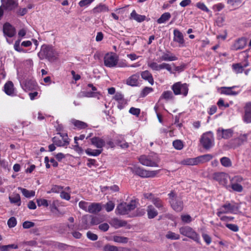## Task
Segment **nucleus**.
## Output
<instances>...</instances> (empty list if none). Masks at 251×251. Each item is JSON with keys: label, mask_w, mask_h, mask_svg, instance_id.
<instances>
[{"label": "nucleus", "mask_w": 251, "mask_h": 251, "mask_svg": "<svg viewBox=\"0 0 251 251\" xmlns=\"http://www.w3.org/2000/svg\"><path fill=\"white\" fill-rule=\"evenodd\" d=\"M17 225V220L14 217L9 218L7 221V225L10 228L15 227Z\"/></svg>", "instance_id": "5fc2aeb1"}, {"label": "nucleus", "mask_w": 251, "mask_h": 251, "mask_svg": "<svg viewBox=\"0 0 251 251\" xmlns=\"http://www.w3.org/2000/svg\"><path fill=\"white\" fill-rule=\"evenodd\" d=\"M180 164L184 165H197L198 164L197 157L184 159L181 161Z\"/></svg>", "instance_id": "473e14b6"}, {"label": "nucleus", "mask_w": 251, "mask_h": 251, "mask_svg": "<svg viewBox=\"0 0 251 251\" xmlns=\"http://www.w3.org/2000/svg\"><path fill=\"white\" fill-rule=\"evenodd\" d=\"M9 200L11 203H16L18 206L21 205V198L18 194H16L12 196L9 197Z\"/></svg>", "instance_id": "c03bdc74"}, {"label": "nucleus", "mask_w": 251, "mask_h": 251, "mask_svg": "<svg viewBox=\"0 0 251 251\" xmlns=\"http://www.w3.org/2000/svg\"><path fill=\"white\" fill-rule=\"evenodd\" d=\"M110 223L111 225L116 228L125 226L127 225V222L126 221L119 220L117 218L112 219Z\"/></svg>", "instance_id": "a878e982"}, {"label": "nucleus", "mask_w": 251, "mask_h": 251, "mask_svg": "<svg viewBox=\"0 0 251 251\" xmlns=\"http://www.w3.org/2000/svg\"><path fill=\"white\" fill-rule=\"evenodd\" d=\"M139 162L144 166L157 167L158 164L153 161L151 156L142 155L138 158Z\"/></svg>", "instance_id": "f8f14e48"}, {"label": "nucleus", "mask_w": 251, "mask_h": 251, "mask_svg": "<svg viewBox=\"0 0 251 251\" xmlns=\"http://www.w3.org/2000/svg\"><path fill=\"white\" fill-rule=\"evenodd\" d=\"M113 241L117 243H126L128 242V238L121 236H114Z\"/></svg>", "instance_id": "09e8293b"}, {"label": "nucleus", "mask_w": 251, "mask_h": 251, "mask_svg": "<svg viewBox=\"0 0 251 251\" xmlns=\"http://www.w3.org/2000/svg\"><path fill=\"white\" fill-rule=\"evenodd\" d=\"M246 45V40L244 38H241L237 40L232 46V49L239 50L243 49Z\"/></svg>", "instance_id": "4be33fe9"}, {"label": "nucleus", "mask_w": 251, "mask_h": 251, "mask_svg": "<svg viewBox=\"0 0 251 251\" xmlns=\"http://www.w3.org/2000/svg\"><path fill=\"white\" fill-rule=\"evenodd\" d=\"M172 89L175 95H183L186 97L188 92V86L186 83H181L177 82L172 86Z\"/></svg>", "instance_id": "6e6552de"}, {"label": "nucleus", "mask_w": 251, "mask_h": 251, "mask_svg": "<svg viewBox=\"0 0 251 251\" xmlns=\"http://www.w3.org/2000/svg\"><path fill=\"white\" fill-rule=\"evenodd\" d=\"M128 169L133 174L138 175L142 177H145L146 170L137 166L128 167Z\"/></svg>", "instance_id": "6ab92c4d"}, {"label": "nucleus", "mask_w": 251, "mask_h": 251, "mask_svg": "<svg viewBox=\"0 0 251 251\" xmlns=\"http://www.w3.org/2000/svg\"><path fill=\"white\" fill-rule=\"evenodd\" d=\"M141 76L142 79L148 81L151 85L154 84L153 76L149 71L146 70L142 72L141 73Z\"/></svg>", "instance_id": "5701e85b"}, {"label": "nucleus", "mask_w": 251, "mask_h": 251, "mask_svg": "<svg viewBox=\"0 0 251 251\" xmlns=\"http://www.w3.org/2000/svg\"><path fill=\"white\" fill-rule=\"evenodd\" d=\"M236 87V86L229 87H222L221 88V93L226 95L236 96L238 94V92L232 90V89L235 88Z\"/></svg>", "instance_id": "bb28decb"}, {"label": "nucleus", "mask_w": 251, "mask_h": 251, "mask_svg": "<svg viewBox=\"0 0 251 251\" xmlns=\"http://www.w3.org/2000/svg\"><path fill=\"white\" fill-rule=\"evenodd\" d=\"M169 202L172 208L176 212H180L183 208L182 198L177 196L176 194L172 191L168 194Z\"/></svg>", "instance_id": "f03ea898"}, {"label": "nucleus", "mask_w": 251, "mask_h": 251, "mask_svg": "<svg viewBox=\"0 0 251 251\" xmlns=\"http://www.w3.org/2000/svg\"><path fill=\"white\" fill-rule=\"evenodd\" d=\"M171 17V15L169 12H165L157 19V22L159 24L164 23L168 21L170 19Z\"/></svg>", "instance_id": "e433bc0d"}, {"label": "nucleus", "mask_w": 251, "mask_h": 251, "mask_svg": "<svg viewBox=\"0 0 251 251\" xmlns=\"http://www.w3.org/2000/svg\"><path fill=\"white\" fill-rule=\"evenodd\" d=\"M139 78V74H134L126 79V84L131 86H136L138 85V80Z\"/></svg>", "instance_id": "393cba45"}, {"label": "nucleus", "mask_w": 251, "mask_h": 251, "mask_svg": "<svg viewBox=\"0 0 251 251\" xmlns=\"http://www.w3.org/2000/svg\"><path fill=\"white\" fill-rule=\"evenodd\" d=\"M3 91L6 95L13 96L15 93V89L13 82L11 81H7L4 85Z\"/></svg>", "instance_id": "dca6fc26"}, {"label": "nucleus", "mask_w": 251, "mask_h": 251, "mask_svg": "<svg viewBox=\"0 0 251 251\" xmlns=\"http://www.w3.org/2000/svg\"><path fill=\"white\" fill-rule=\"evenodd\" d=\"M173 93L171 91H165L161 95L159 100L164 99L166 101L173 100L175 98Z\"/></svg>", "instance_id": "7c9ffc66"}, {"label": "nucleus", "mask_w": 251, "mask_h": 251, "mask_svg": "<svg viewBox=\"0 0 251 251\" xmlns=\"http://www.w3.org/2000/svg\"><path fill=\"white\" fill-rule=\"evenodd\" d=\"M115 204L112 201H108L105 205V209L107 212H110L113 210Z\"/></svg>", "instance_id": "e2e57ef3"}, {"label": "nucleus", "mask_w": 251, "mask_h": 251, "mask_svg": "<svg viewBox=\"0 0 251 251\" xmlns=\"http://www.w3.org/2000/svg\"><path fill=\"white\" fill-rule=\"evenodd\" d=\"M247 138L248 135L246 134L241 135L234 140V142L237 144V146H240L247 141Z\"/></svg>", "instance_id": "a19ab883"}, {"label": "nucleus", "mask_w": 251, "mask_h": 251, "mask_svg": "<svg viewBox=\"0 0 251 251\" xmlns=\"http://www.w3.org/2000/svg\"><path fill=\"white\" fill-rule=\"evenodd\" d=\"M153 89L150 87H145L142 90L140 93V97L144 98L147 96L149 94L153 92Z\"/></svg>", "instance_id": "49530a36"}, {"label": "nucleus", "mask_w": 251, "mask_h": 251, "mask_svg": "<svg viewBox=\"0 0 251 251\" xmlns=\"http://www.w3.org/2000/svg\"><path fill=\"white\" fill-rule=\"evenodd\" d=\"M90 140L91 144L98 149H102L105 145V141L99 137H94Z\"/></svg>", "instance_id": "a211bd4d"}, {"label": "nucleus", "mask_w": 251, "mask_h": 251, "mask_svg": "<svg viewBox=\"0 0 251 251\" xmlns=\"http://www.w3.org/2000/svg\"><path fill=\"white\" fill-rule=\"evenodd\" d=\"M173 145L174 147L178 150H181L183 147V143L179 140H176L173 142Z\"/></svg>", "instance_id": "864d4df0"}, {"label": "nucleus", "mask_w": 251, "mask_h": 251, "mask_svg": "<svg viewBox=\"0 0 251 251\" xmlns=\"http://www.w3.org/2000/svg\"><path fill=\"white\" fill-rule=\"evenodd\" d=\"M146 18V17L145 15L137 14L135 10H133L130 14V19H132L139 23L144 21Z\"/></svg>", "instance_id": "c756f323"}, {"label": "nucleus", "mask_w": 251, "mask_h": 251, "mask_svg": "<svg viewBox=\"0 0 251 251\" xmlns=\"http://www.w3.org/2000/svg\"><path fill=\"white\" fill-rule=\"evenodd\" d=\"M87 237L92 241H96L98 239V235L89 231L87 232Z\"/></svg>", "instance_id": "69168bd1"}, {"label": "nucleus", "mask_w": 251, "mask_h": 251, "mask_svg": "<svg viewBox=\"0 0 251 251\" xmlns=\"http://www.w3.org/2000/svg\"><path fill=\"white\" fill-rule=\"evenodd\" d=\"M53 143L58 147H65L69 144L67 134H65V138L63 140H61L56 137L52 138Z\"/></svg>", "instance_id": "412c9836"}, {"label": "nucleus", "mask_w": 251, "mask_h": 251, "mask_svg": "<svg viewBox=\"0 0 251 251\" xmlns=\"http://www.w3.org/2000/svg\"><path fill=\"white\" fill-rule=\"evenodd\" d=\"M63 189V187L59 185H53L50 191L47 192V193H59Z\"/></svg>", "instance_id": "3c124183"}, {"label": "nucleus", "mask_w": 251, "mask_h": 251, "mask_svg": "<svg viewBox=\"0 0 251 251\" xmlns=\"http://www.w3.org/2000/svg\"><path fill=\"white\" fill-rule=\"evenodd\" d=\"M232 67L236 74L242 73L244 71L242 65L241 63L233 64Z\"/></svg>", "instance_id": "de8ad7c7"}, {"label": "nucleus", "mask_w": 251, "mask_h": 251, "mask_svg": "<svg viewBox=\"0 0 251 251\" xmlns=\"http://www.w3.org/2000/svg\"><path fill=\"white\" fill-rule=\"evenodd\" d=\"M220 162L225 167H229L232 166L231 160L227 157H223L220 159Z\"/></svg>", "instance_id": "37998d69"}, {"label": "nucleus", "mask_w": 251, "mask_h": 251, "mask_svg": "<svg viewBox=\"0 0 251 251\" xmlns=\"http://www.w3.org/2000/svg\"><path fill=\"white\" fill-rule=\"evenodd\" d=\"M148 217L149 219H153L158 215L157 210L152 205H149L147 206V210Z\"/></svg>", "instance_id": "cd10ccee"}, {"label": "nucleus", "mask_w": 251, "mask_h": 251, "mask_svg": "<svg viewBox=\"0 0 251 251\" xmlns=\"http://www.w3.org/2000/svg\"><path fill=\"white\" fill-rule=\"evenodd\" d=\"M147 64L148 66L153 71H159L165 69L171 73L172 68L170 65L168 63H163L158 64L156 62L153 61H148Z\"/></svg>", "instance_id": "9d476101"}, {"label": "nucleus", "mask_w": 251, "mask_h": 251, "mask_svg": "<svg viewBox=\"0 0 251 251\" xmlns=\"http://www.w3.org/2000/svg\"><path fill=\"white\" fill-rule=\"evenodd\" d=\"M37 203L38 206H44L48 207L49 205L48 201L45 199H38L37 200Z\"/></svg>", "instance_id": "680f3d73"}, {"label": "nucleus", "mask_w": 251, "mask_h": 251, "mask_svg": "<svg viewBox=\"0 0 251 251\" xmlns=\"http://www.w3.org/2000/svg\"><path fill=\"white\" fill-rule=\"evenodd\" d=\"M242 1V0H227V3L232 6H237L241 3Z\"/></svg>", "instance_id": "0e129e2a"}, {"label": "nucleus", "mask_w": 251, "mask_h": 251, "mask_svg": "<svg viewBox=\"0 0 251 251\" xmlns=\"http://www.w3.org/2000/svg\"><path fill=\"white\" fill-rule=\"evenodd\" d=\"M19 190H21L23 195L26 198H29L34 197L35 195V192L34 191H29L25 188L19 187Z\"/></svg>", "instance_id": "4c0bfd02"}, {"label": "nucleus", "mask_w": 251, "mask_h": 251, "mask_svg": "<svg viewBox=\"0 0 251 251\" xmlns=\"http://www.w3.org/2000/svg\"><path fill=\"white\" fill-rule=\"evenodd\" d=\"M3 7L7 10H12L17 6V3L14 0H1Z\"/></svg>", "instance_id": "aec40b11"}, {"label": "nucleus", "mask_w": 251, "mask_h": 251, "mask_svg": "<svg viewBox=\"0 0 251 251\" xmlns=\"http://www.w3.org/2000/svg\"><path fill=\"white\" fill-rule=\"evenodd\" d=\"M217 131V138L218 139L222 138L227 139L231 137L233 135V130L231 129H224L219 128Z\"/></svg>", "instance_id": "4468645a"}, {"label": "nucleus", "mask_w": 251, "mask_h": 251, "mask_svg": "<svg viewBox=\"0 0 251 251\" xmlns=\"http://www.w3.org/2000/svg\"><path fill=\"white\" fill-rule=\"evenodd\" d=\"M161 170L155 171H146L145 177H154L160 172Z\"/></svg>", "instance_id": "8fccbe9b"}, {"label": "nucleus", "mask_w": 251, "mask_h": 251, "mask_svg": "<svg viewBox=\"0 0 251 251\" xmlns=\"http://www.w3.org/2000/svg\"><path fill=\"white\" fill-rule=\"evenodd\" d=\"M118 61V58L115 53H107L104 57V65L109 68L116 66Z\"/></svg>", "instance_id": "1a4fd4ad"}, {"label": "nucleus", "mask_w": 251, "mask_h": 251, "mask_svg": "<svg viewBox=\"0 0 251 251\" xmlns=\"http://www.w3.org/2000/svg\"><path fill=\"white\" fill-rule=\"evenodd\" d=\"M35 225V224L30 221H25L23 223V227L24 228L28 229L30 227H33Z\"/></svg>", "instance_id": "338daca9"}, {"label": "nucleus", "mask_w": 251, "mask_h": 251, "mask_svg": "<svg viewBox=\"0 0 251 251\" xmlns=\"http://www.w3.org/2000/svg\"><path fill=\"white\" fill-rule=\"evenodd\" d=\"M88 86L91 88L93 92H87L86 96L87 97H96L100 94V93L97 92V88L92 84H88Z\"/></svg>", "instance_id": "58836bf2"}, {"label": "nucleus", "mask_w": 251, "mask_h": 251, "mask_svg": "<svg viewBox=\"0 0 251 251\" xmlns=\"http://www.w3.org/2000/svg\"><path fill=\"white\" fill-rule=\"evenodd\" d=\"M161 61H172L177 60V58L171 53H164L160 57Z\"/></svg>", "instance_id": "2f4dec72"}, {"label": "nucleus", "mask_w": 251, "mask_h": 251, "mask_svg": "<svg viewBox=\"0 0 251 251\" xmlns=\"http://www.w3.org/2000/svg\"><path fill=\"white\" fill-rule=\"evenodd\" d=\"M226 227L228 229L234 232H237L239 230V227L237 225L232 224H226Z\"/></svg>", "instance_id": "bf43d9fd"}, {"label": "nucleus", "mask_w": 251, "mask_h": 251, "mask_svg": "<svg viewBox=\"0 0 251 251\" xmlns=\"http://www.w3.org/2000/svg\"><path fill=\"white\" fill-rule=\"evenodd\" d=\"M41 59H47L50 61H54L57 58V53L53 48L49 45H43L38 53Z\"/></svg>", "instance_id": "f257e3e1"}, {"label": "nucleus", "mask_w": 251, "mask_h": 251, "mask_svg": "<svg viewBox=\"0 0 251 251\" xmlns=\"http://www.w3.org/2000/svg\"><path fill=\"white\" fill-rule=\"evenodd\" d=\"M145 199L150 201L158 209L165 211L164 202L161 199L151 193H145L143 194Z\"/></svg>", "instance_id": "39448f33"}, {"label": "nucleus", "mask_w": 251, "mask_h": 251, "mask_svg": "<svg viewBox=\"0 0 251 251\" xmlns=\"http://www.w3.org/2000/svg\"><path fill=\"white\" fill-rule=\"evenodd\" d=\"M20 42L21 39H18L17 40L14 45V49L20 52H26V50L24 49H23L22 48L20 47Z\"/></svg>", "instance_id": "603ef678"}, {"label": "nucleus", "mask_w": 251, "mask_h": 251, "mask_svg": "<svg viewBox=\"0 0 251 251\" xmlns=\"http://www.w3.org/2000/svg\"><path fill=\"white\" fill-rule=\"evenodd\" d=\"M3 31L5 35L9 37L14 36L16 33L15 28L9 23L3 25Z\"/></svg>", "instance_id": "2eb2a0df"}, {"label": "nucleus", "mask_w": 251, "mask_h": 251, "mask_svg": "<svg viewBox=\"0 0 251 251\" xmlns=\"http://www.w3.org/2000/svg\"><path fill=\"white\" fill-rule=\"evenodd\" d=\"M166 238L170 240H178L180 235L171 231H169L165 235Z\"/></svg>", "instance_id": "a18cd8bd"}, {"label": "nucleus", "mask_w": 251, "mask_h": 251, "mask_svg": "<svg viewBox=\"0 0 251 251\" xmlns=\"http://www.w3.org/2000/svg\"><path fill=\"white\" fill-rule=\"evenodd\" d=\"M109 8L105 4L100 3L95 7H94L91 11L92 14L97 15L100 13L108 12Z\"/></svg>", "instance_id": "f3484780"}, {"label": "nucleus", "mask_w": 251, "mask_h": 251, "mask_svg": "<svg viewBox=\"0 0 251 251\" xmlns=\"http://www.w3.org/2000/svg\"><path fill=\"white\" fill-rule=\"evenodd\" d=\"M196 6L199 8L200 9L203 11H205V12H209V10L208 9V8L206 6V5L202 2H198L197 4H196Z\"/></svg>", "instance_id": "052dcab7"}, {"label": "nucleus", "mask_w": 251, "mask_h": 251, "mask_svg": "<svg viewBox=\"0 0 251 251\" xmlns=\"http://www.w3.org/2000/svg\"><path fill=\"white\" fill-rule=\"evenodd\" d=\"M212 177L213 179L218 181L220 184L226 186L229 177L227 174L224 172H216L213 174Z\"/></svg>", "instance_id": "9b49d317"}, {"label": "nucleus", "mask_w": 251, "mask_h": 251, "mask_svg": "<svg viewBox=\"0 0 251 251\" xmlns=\"http://www.w3.org/2000/svg\"><path fill=\"white\" fill-rule=\"evenodd\" d=\"M117 144L118 146L123 149L127 148L129 146L128 143L126 142L124 140L122 141L118 140L117 141Z\"/></svg>", "instance_id": "774afa93"}, {"label": "nucleus", "mask_w": 251, "mask_h": 251, "mask_svg": "<svg viewBox=\"0 0 251 251\" xmlns=\"http://www.w3.org/2000/svg\"><path fill=\"white\" fill-rule=\"evenodd\" d=\"M179 232L183 236H186L194 241L199 243L200 237L197 233L190 226H186L179 228Z\"/></svg>", "instance_id": "0eeeda50"}, {"label": "nucleus", "mask_w": 251, "mask_h": 251, "mask_svg": "<svg viewBox=\"0 0 251 251\" xmlns=\"http://www.w3.org/2000/svg\"><path fill=\"white\" fill-rule=\"evenodd\" d=\"M238 209L239 207L236 205L226 202L218 209L217 215L218 217H221V215L224 214H235L238 211Z\"/></svg>", "instance_id": "20e7f679"}, {"label": "nucleus", "mask_w": 251, "mask_h": 251, "mask_svg": "<svg viewBox=\"0 0 251 251\" xmlns=\"http://www.w3.org/2000/svg\"><path fill=\"white\" fill-rule=\"evenodd\" d=\"M18 248V245L14 244L7 245H0V251H10L11 249H17Z\"/></svg>", "instance_id": "79ce46f5"}, {"label": "nucleus", "mask_w": 251, "mask_h": 251, "mask_svg": "<svg viewBox=\"0 0 251 251\" xmlns=\"http://www.w3.org/2000/svg\"><path fill=\"white\" fill-rule=\"evenodd\" d=\"M71 123L77 128L79 129H84L87 127V124L83 122L72 119Z\"/></svg>", "instance_id": "c9c22d12"}, {"label": "nucleus", "mask_w": 251, "mask_h": 251, "mask_svg": "<svg viewBox=\"0 0 251 251\" xmlns=\"http://www.w3.org/2000/svg\"><path fill=\"white\" fill-rule=\"evenodd\" d=\"M89 205V203L86 201H80L79 203H78V205H79V207L83 209V210L87 212V210H88V207Z\"/></svg>", "instance_id": "13d9d810"}, {"label": "nucleus", "mask_w": 251, "mask_h": 251, "mask_svg": "<svg viewBox=\"0 0 251 251\" xmlns=\"http://www.w3.org/2000/svg\"><path fill=\"white\" fill-rule=\"evenodd\" d=\"M89 216L85 215L82 218V223L80 226V229H87L90 227L89 224Z\"/></svg>", "instance_id": "72a5a7b5"}, {"label": "nucleus", "mask_w": 251, "mask_h": 251, "mask_svg": "<svg viewBox=\"0 0 251 251\" xmlns=\"http://www.w3.org/2000/svg\"><path fill=\"white\" fill-rule=\"evenodd\" d=\"M118 247L107 244L103 248V251H117Z\"/></svg>", "instance_id": "6e6d98bb"}, {"label": "nucleus", "mask_w": 251, "mask_h": 251, "mask_svg": "<svg viewBox=\"0 0 251 251\" xmlns=\"http://www.w3.org/2000/svg\"><path fill=\"white\" fill-rule=\"evenodd\" d=\"M174 41L180 44L184 43V39L182 34L177 29L174 30Z\"/></svg>", "instance_id": "c85d7f7f"}, {"label": "nucleus", "mask_w": 251, "mask_h": 251, "mask_svg": "<svg viewBox=\"0 0 251 251\" xmlns=\"http://www.w3.org/2000/svg\"><path fill=\"white\" fill-rule=\"evenodd\" d=\"M200 142L203 148L208 150L214 145V138L212 132L209 131L203 133L201 136Z\"/></svg>", "instance_id": "7ed1b4c3"}, {"label": "nucleus", "mask_w": 251, "mask_h": 251, "mask_svg": "<svg viewBox=\"0 0 251 251\" xmlns=\"http://www.w3.org/2000/svg\"><path fill=\"white\" fill-rule=\"evenodd\" d=\"M101 209V207L99 203H92L89 205L87 212L90 213L96 214L99 212Z\"/></svg>", "instance_id": "b1692460"}, {"label": "nucleus", "mask_w": 251, "mask_h": 251, "mask_svg": "<svg viewBox=\"0 0 251 251\" xmlns=\"http://www.w3.org/2000/svg\"><path fill=\"white\" fill-rule=\"evenodd\" d=\"M242 120L246 124L251 123V102H247L244 107Z\"/></svg>", "instance_id": "ddd939ff"}, {"label": "nucleus", "mask_w": 251, "mask_h": 251, "mask_svg": "<svg viewBox=\"0 0 251 251\" xmlns=\"http://www.w3.org/2000/svg\"><path fill=\"white\" fill-rule=\"evenodd\" d=\"M102 151V149L92 150L91 149H87L85 151L87 154L91 156H97L99 155Z\"/></svg>", "instance_id": "ea45409f"}, {"label": "nucleus", "mask_w": 251, "mask_h": 251, "mask_svg": "<svg viewBox=\"0 0 251 251\" xmlns=\"http://www.w3.org/2000/svg\"><path fill=\"white\" fill-rule=\"evenodd\" d=\"M136 207L135 201L132 200L129 203L122 202L116 208L117 212L121 215H126L134 209Z\"/></svg>", "instance_id": "423d86ee"}, {"label": "nucleus", "mask_w": 251, "mask_h": 251, "mask_svg": "<svg viewBox=\"0 0 251 251\" xmlns=\"http://www.w3.org/2000/svg\"><path fill=\"white\" fill-rule=\"evenodd\" d=\"M231 187L234 191L238 192H241L243 190L242 186L238 183L232 184L231 186Z\"/></svg>", "instance_id": "4d7b16f0"}, {"label": "nucleus", "mask_w": 251, "mask_h": 251, "mask_svg": "<svg viewBox=\"0 0 251 251\" xmlns=\"http://www.w3.org/2000/svg\"><path fill=\"white\" fill-rule=\"evenodd\" d=\"M213 158V156L210 154H207L197 157L198 164L201 163H204L209 161Z\"/></svg>", "instance_id": "f704fd0d"}]
</instances>
